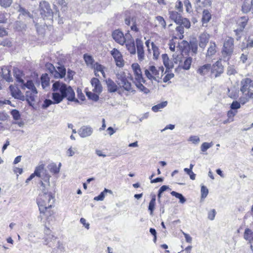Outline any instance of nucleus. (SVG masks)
Listing matches in <instances>:
<instances>
[{"mask_svg":"<svg viewBox=\"0 0 253 253\" xmlns=\"http://www.w3.org/2000/svg\"><path fill=\"white\" fill-rule=\"evenodd\" d=\"M12 2V0H0V5L4 7L10 6Z\"/></svg>","mask_w":253,"mask_h":253,"instance_id":"nucleus-56","label":"nucleus"},{"mask_svg":"<svg viewBox=\"0 0 253 253\" xmlns=\"http://www.w3.org/2000/svg\"><path fill=\"white\" fill-rule=\"evenodd\" d=\"M199 45L200 47L204 49L209 42L210 35L207 33H203L200 34L199 37Z\"/></svg>","mask_w":253,"mask_h":253,"instance_id":"nucleus-17","label":"nucleus"},{"mask_svg":"<svg viewBox=\"0 0 253 253\" xmlns=\"http://www.w3.org/2000/svg\"><path fill=\"white\" fill-rule=\"evenodd\" d=\"M169 18L174 21L176 24H180V20L182 18L180 13L175 11H169Z\"/></svg>","mask_w":253,"mask_h":253,"instance_id":"nucleus-24","label":"nucleus"},{"mask_svg":"<svg viewBox=\"0 0 253 253\" xmlns=\"http://www.w3.org/2000/svg\"><path fill=\"white\" fill-rule=\"evenodd\" d=\"M211 18V15L210 11L208 9H204L203 11L202 22L203 26L207 27L208 23L210 21Z\"/></svg>","mask_w":253,"mask_h":253,"instance_id":"nucleus-20","label":"nucleus"},{"mask_svg":"<svg viewBox=\"0 0 253 253\" xmlns=\"http://www.w3.org/2000/svg\"><path fill=\"white\" fill-rule=\"evenodd\" d=\"M56 70H57L58 73L60 74V78H63L65 77L66 70L63 66H60L57 67Z\"/></svg>","mask_w":253,"mask_h":253,"instance_id":"nucleus-50","label":"nucleus"},{"mask_svg":"<svg viewBox=\"0 0 253 253\" xmlns=\"http://www.w3.org/2000/svg\"><path fill=\"white\" fill-rule=\"evenodd\" d=\"M106 83L107 85L108 90L109 92H115L117 90V85L111 79L109 78L106 80Z\"/></svg>","mask_w":253,"mask_h":253,"instance_id":"nucleus-26","label":"nucleus"},{"mask_svg":"<svg viewBox=\"0 0 253 253\" xmlns=\"http://www.w3.org/2000/svg\"><path fill=\"white\" fill-rule=\"evenodd\" d=\"M10 70L8 67H3L1 68V75L3 79L8 82L13 81L12 77L11 76Z\"/></svg>","mask_w":253,"mask_h":253,"instance_id":"nucleus-21","label":"nucleus"},{"mask_svg":"<svg viewBox=\"0 0 253 253\" xmlns=\"http://www.w3.org/2000/svg\"><path fill=\"white\" fill-rule=\"evenodd\" d=\"M155 203L156 197L154 195L151 200L148 206V210L150 211V214L152 215L153 214V211L155 209Z\"/></svg>","mask_w":253,"mask_h":253,"instance_id":"nucleus-41","label":"nucleus"},{"mask_svg":"<svg viewBox=\"0 0 253 253\" xmlns=\"http://www.w3.org/2000/svg\"><path fill=\"white\" fill-rule=\"evenodd\" d=\"M18 11L20 12L19 16L23 15L29 18H33L32 14H31L27 10L24 8L19 6Z\"/></svg>","mask_w":253,"mask_h":253,"instance_id":"nucleus-39","label":"nucleus"},{"mask_svg":"<svg viewBox=\"0 0 253 253\" xmlns=\"http://www.w3.org/2000/svg\"><path fill=\"white\" fill-rule=\"evenodd\" d=\"M241 107L240 103L237 101H234L231 105V108L232 110H235L240 108Z\"/></svg>","mask_w":253,"mask_h":253,"instance_id":"nucleus-62","label":"nucleus"},{"mask_svg":"<svg viewBox=\"0 0 253 253\" xmlns=\"http://www.w3.org/2000/svg\"><path fill=\"white\" fill-rule=\"evenodd\" d=\"M174 74L173 73H168L163 78V82L164 83H167L170 79L174 77Z\"/></svg>","mask_w":253,"mask_h":253,"instance_id":"nucleus-63","label":"nucleus"},{"mask_svg":"<svg viewBox=\"0 0 253 253\" xmlns=\"http://www.w3.org/2000/svg\"><path fill=\"white\" fill-rule=\"evenodd\" d=\"M11 95L15 99H17L22 101L25 99V96L22 93L21 91L16 86L11 85L9 87Z\"/></svg>","mask_w":253,"mask_h":253,"instance_id":"nucleus-12","label":"nucleus"},{"mask_svg":"<svg viewBox=\"0 0 253 253\" xmlns=\"http://www.w3.org/2000/svg\"><path fill=\"white\" fill-rule=\"evenodd\" d=\"M41 190L42 193L41 194H51L50 192H48V187L47 185L46 186L45 184L43 183V182L41 181Z\"/></svg>","mask_w":253,"mask_h":253,"instance_id":"nucleus-53","label":"nucleus"},{"mask_svg":"<svg viewBox=\"0 0 253 253\" xmlns=\"http://www.w3.org/2000/svg\"><path fill=\"white\" fill-rule=\"evenodd\" d=\"M156 20L158 22L160 26H161L164 28H166V23L163 17L158 16L156 17Z\"/></svg>","mask_w":253,"mask_h":253,"instance_id":"nucleus-49","label":"nucleus"},{"mask_svg":"<svg viewBox=\"0 0 253 253\" xmlns=\"http://www.w3.org/2000/svg\"><path fill=\"white\" fill-rule=\"evenodd\" d=\"M10 113L15 120H18L20 119L21 115L18 110L13 109L11 111Z\"/></svg>","mask_w":253,"mask_h":253,"instance_id":"nucleus-52","label":"nucleus"},{"mask_svg":"<svg viewBox=\"0 0 253 253\" xmlns=\"http://www.w3.org/2000/svg\"><path fill=\"white\" fill-rule=\"evenodd\" d=\"M234 39L231 37L225 39L221 50L222 57L225 60H229L233 55L234 50Z\"/></svg>","mask_w":253,"mask_h":253,"instance_id":"nucleus-4","label":"nucleus"},{"mask_svg":"<svg viewBox=\"0 0 253 253\" xmlns=\"http://www.w3.org/2000/svg\"><path fill=\"white\" fill-rule=\"evenodd\" d=\"M113 39L121 45H123L126 42V39L122 32L119 30L114 31L112 33Z\"/></svg>","mask_w":253,"mask_h":253,"instance_id":"nucleus-14","label":"nucleus"},{"mask_svg":"<svg viewBox=\"0 0 253 253\" xmlns=\"http://www.w3.org/2000/svg\"><path fill=\"white\" fill-rule=\"evenodd\" d=\"M14 28L18 31H21L25 29L26 25L21 21H16L14 24Z\"/></svg>","mask_w":253,"mask_h":253,"instance_id":"nucleus-47","label":"nucleus"},{"mask_svg":"<svg viewBox=\"0 0 253 253\" xmlns=\"http://www.w3.org/2000/svg\"><path fill=\"white\" fill-rule=\"evenodd\" d=\"M136 43L138 58L139 60L142 61L144 59V58L143 44L142 42L139 39H136Z\"/></svg>","mask_w":253,"mask_h":253,"instance_id":"nucleus-16","label":"nucleus"},{"mask_svg":"<svg viewBox=\"0 0 253 253\" xmlns=\"http://www.w3.org/2000/svg\"><path fill=\"white\" fill-rule=\"evenodd\" d=\"M164 68L163 66L156 67L151 65L145 68V76L153 83L154 81L159 83L163 76Z\"/></svg>","mask_w":253,"mask_h":253,"instance_id":"nucleus-2","label":"nucleus"},{"mask_svg":"<svg viewBox=\"0 0 253 253\" xmlns=\"http://www.w3.org/2000/svg\"><path fill=\"white\" fill-rule=\"evenodd\" d=\"M117 84L121 87H123L125 90L135 93V90L131 86V84L128 82L126 74L124 72H120L116 74Z\"/></svg>","mask_w":253,"mask_h":253,"instance_id":"nucleus-5","label":"nucleus"},{"mask_svg":"<svg viewBox=\"0 0 253 253\" xmlns=\"http://www.w3.org/2000/svg\"><path fill=\"white\" fill-rule=\"evenodd\" d=\"M162 57L163 63L167 68L165 72L166 73L168 72V69H170L173 68V64L172 62L169 61V58L167 54H162Z\"/></svg>","mask_w":253,"mask_h":253,"instance_id":"nucleus-25","label":"nucleus"},{"mask_svg":"<svg viewBox=\"0 0 253 253\" xmlns=\"http://www.w3.org/2000/svg\"><path fill=\"white\" fill-rule=\"evenodd\" d=\"M53 98L56 102L60 103L64 98L69 101L79 103V101L75 98V93L72 87L60 81L55 82L52 86Z\"/></svg>","mask_w":253,"mask_h":253,"instance_id":"nucleus-1","label":"nucleus"},{"mask_svg":"<svg viewBox=\"0 0 253 253\" xmlns=\"http://www.w3.org/2000/svg\"><path fill=\"white\" fill-rule=\"evenodd\" d=\"M39 10L43 19H52L53 17V11L50 7V4L45 0L40 2Z\"/></svg>","mask_w":253,"mask_h":253,"instance_id":"nucleus-7","label":"nucleus"},{"mask_svg":"<svg viewBox=\"0 0 253 253\" xmlns=\"http://www.w3.org/2000/svg\"><path fill=\"white\" fill-rule=\"evenodd\" d=\"M244 237L250 243L253 242V231L249 228L246 229L244 232Z\"/></svg>","mask_w":253,"mask_h":253,"instance_id":"nucleus-31","label":"nucleus"},{"mask_svg":"<svg viewBox=\"0 0 253 253\" xmlns=\"http://www.w3.org/2000/svg\"><path fill=\"white\" fill-rule=\"evenodd\" d=\"M151 46L153 52L154 58L157 59H158L160 54L159 48L153 42H151Z\"/></svg>","mask_w":253,"mask_h":253,"instance_id":"nucleus-44","label":"nucleus"},{"mask_svg":"<svg viewBox=\"0 0 253 253\" xmlns=\"http://www.w3.org/2000/svg\"><path fill=\"white\" fill-rule=\"evenodd\" d=\"M168 104L167 101H164L163 102H161L160 103H159L155 106H154L152 108V110L154 112H158L160 110V109H163L165 108Z\"/></svg>","mask_w":253,"mask_h":253,"instance_id":"nucleus-38","label":"nucleus"},{"mask_svg":"<svg viewBox=\"0 0 253 253\" xmlns=\"http://www.w3.org/2000/svg\"><path fill=\"white\" fill-rule=\"evenodd\" d=\"M240 91L245 96L253 98V81L250 78H244L241 82Z\"/></svg>","mask_w":253,"mask_h":253,"instance_id":"nucleus-6","label":"nucleus"},{"mask_svg":"<svg viewBox=\"0 0 253 253\" xmlns=\"http://www.w3.org/2000/svg\"><path fill=\"white\" fill-rule=\"evenodd\" d=\"M247 19L246 17H242L239 20V28H237L234 31L235 34L237 36V40L238 41L241 38L240 33H241L245 26L247 25Z\"/></svg>","mask_w":253,"mask_h":253,"instance_id":"nucleus-15","label":"nucleus"},{"mask_svg":"<svg viewBox=\"0 0 253 253\" xmlns=\"http://www.w3.org/2000/svg\"><path fill=\"white\" fill-rule=\"evenodd\" d=\"M76 151H77V149L76 148H73L71 147L67 150V154L68 156L72 157L75 154Z\"/></svg>","mask_w":253,"mask_h":253,"instance_id":"nucleus-64","label":"nucleus"},{"mask_svg":"<svg viewBox=\"0 0 253 253\" xmlns=\"http://www.w3.org/2000/svg\"><path fill=\"white\" fill-rule=\"evenodd\" d=\"M227 74L229 75H235L237 73V70L234 66H229L227 68Z\"/></svg>","mask_w":253,"mask_h":253,"instance_id":"nucleus-54","label":"nucleus"},{"mask_svg":"<svg viewBox=\"0 0 253 253\" xmlns=\"http://www.w3.org/2000/svg\"><path fill=\"white\" fill-rule=\"evenodd\" d=\"M127 49L129 51L130 54H134L136 53V49L135 46L134 42L132 41H128L126 42V44Z\"/></svg>","mask_w":253,"mask_h":253,"instance_id":"nucleus-29","label":"nucleus"},{"mask_svg":"<svg viewBox=\"0 0 253 253\" xmlns=\"http://www.w3.org/2000/svg\"><path fill=\"white\" fill-rule=\"evenodd\" d=\"M188 141L192 142L195 144H197L200 142V138L198 136H191L188 139Z\"/></svg>","mask_w":253,"mask_h":253,"instance_id":"nucleus-61","label":"nucleus"},{"mask_svg":"<svg viewBox=\"0 0 253 253\" xmlns=\"http://www.w3.org/2000/svg\"><path fill=\"white\" fill-rule=\"evenodd\" d=\"M43 170H44V165L41 164L36 168L33 173L38 177H41L42 172H43Z\"/></svg>","mask_w":253,"mask_h":253,"instance_id":"nucleus-35","label":"nucleus"},{"mask_svg":"<svg viewBox=\"0 0 253 253\" xmlns=\"http://www.w3.org/2000/svg\"><path fill=\"white\" fill-rule=\"evenodd\" d=\"M14 76L16 78L17 82L21 83V84L24 83V80L22 79L24 75L23 73L19 70L18 68H14L13 69Z\"/></svg>","mask_w":253,"mask_h":253,"instance_id":"nucleus-28","label":"nucleus"},{"mask_svg":"<svg viewBox=\"0 0 253 253\" xmlns=\"http://www.w3.org/2000/svg\"><path fill=\"white\" fill-rule=\"evenodd\" d=\"M84 59L87 65H90L92 67L93 64L95 63L93 59L92 56L87 54H84Z\"/></svg>","mask_w":253,"mask_h":253,"instance_id":"nucleus-43","label":"nucleus"},{"mask_svg":"<svg viewBox=\"0 0 253 253\" xmlns=\"http://www.w3.org/2000/svg\"><path fill=\"white\" fill-rule=\"evenodd\" d=\"M86 95L87 97L94 101H97L99 99V96L98 94L92 93L90 91H87L86 92Z\"/></svg>","mask_w":253,"mask_h":253,"instance_id":"nucleus-45","label":"nucleus"},{"mask_svg":"<svg viewBox=\"0 0 253 253\" xmlns=\"http://www.w3.org/2000/svg\"><path fill=\"white\" fill-rule=\"evenodd\" d=\"M48 170L54 174H56L59 172L60 168L57 167L55 163H52L49 164L47 166Z\"/></svg>","mask_w":253,"mask_h":253,"instance_id":"nucleus-34","label":"nucleus"},{"mask_svg":"<svg viewBox=\"0 0 253 253\" xmlns=\"http://www.w3.org/2000/svg\"><path fill=\"white\" fill-rule=\"evenodd\" d=\"M40 212L44 213L48 209L51 208L54 203V198L52 194H40L37 200Z\"/></svg>","mask_w":253,"mask_h":253,"instance_id":"nucleus-3","label":"nucleus"},{"mask_svg":"<svg viewBox=\"0 0 253 253\" xmlns=\"http://www.w3.org/2000/svg\"><path fill=\"white\" fill-rule=\"evenodd\" d=\"M135 84V85L138 89L141 92H143L145 94H148L150 92V90L145 87L142 83L143 82H134Z\"/></svg>","mask_w":253,"mask_h":253,"instance_id":"nucleus-36","label":"nucleus"},{"mask_svg":"<svg viewBox=\"0 0 253 253\" xmlns=\"http://www.w3.org/2000/svg\"><path fill=\"white\" fill-rule=\"evenodd\" d=\"M201 198H205L207 196L208 193H209V190H208V188L206 186L203 185L201 187Z\"/></svg>","mask_w":253,"mask_h":253,"instance_id":"nucleus-60","label":"nucleus"},{"mask_svg":"<svg viewBox=\"0 0 253 253\" xmlns=\"http://www.w3.org/2000/svg\"><path fill=\"white\" fill-rule=\"evenodd\" d=\"M213 145L212 142L208 143L204 142L201 146V150L203 152H206L208 149L212 147Z\"/></svg>","mask_w":253,"mask_h":253,"instance_id":"nucleus-48","label":"nucleus"},{"mask_svg":"<svg viewBox=\"0 0 253 253\" xmlns=\"http://www.w3.org/2000/svg\"><path fill=\"white\" fill-rule=\"evenodd\" d=\"M253 47V34H251L247 40V48H252Z\"/></svg>","mask_w":253,"mask_h":253,"instance_id":"nucleus-59","label":"nucleus"},{"mask_svg":"<svg viewBox=\"0 0 253 253\" xmlns=\"http://www.w3.org/2000/svg\"><path fill=\"white\" fill-rule=\"evenodd\" d=\"M170 194L172 196H174L176 198L179 199V202L181 203V204H183L185 202L186 199L181 194L177 193L175 191H172Z\"/></svg>","mask_w":253,"mask_h":253,"instance_id":"nucleus-42","label":"nucleus"},{"mask_svg":"<svg viewBox=\"0 0 253 253\" xmlns=\"http://www.w3.org/2000/svg\"><path fill=\"white\" fill-rule=\"evenodd\" d=\"M109 193L110 194H112V191L110 190L105 189L98 196L95 197L94 198V200L95 201H103L105 196V193Z\"/></svg>","mask_w":253,"mask_h":253,"instance_id":"nucleus-37","label":"nucleus"},{"mask_svg":"<svg viewBox=\"0 0 253 253\" xmlns=\"http://www.w3.org/2000/svg\"><path fill=\"white\" fill-rule=\"evenodd\" d=\"M199 2L201 4V5L204 7H210L211 5V0H199Z\"/></svg>","mask_w":253,"mask_h":253,"instance_id":"nucleus-55","label":"nucleus"},{"mask_svg":"<svg viewBox=\"0 0 253 253\" xmlns=\"http://www.w3.org/2000/svg\"><path fill=\"white\" fill-rule=\"evenodd\" d=\"M211 64H206L199 67L197 70V72L201 76H205L208 73V72L211 70Z\"/></svg>","mask_w":253,"mask_h":253,"instance_id":"nucleus-23","label":"nucleus"},{"mask_svg":"<svg viewBox=\"0 0 253 253\" xmlns=\"http://www.w3.org/2000/svg\"><path fill=\"white\" fill-rule=\"evenodd\" d=\"M190 49L194 53L196 54L198 51L197 43L195 42H190L189 45Z\"/></svg>","mask_w":253,"mask_h":253,"instance_id":"nucleus-51","label":"nucleus"},{"mask_svg":"<svg viewBox=\"0 0 253 253\" xmlns=\"http://www.w3.org/2000/svg\"><path fill=\"white\" fill-rule=\"evenodd\" d=\"M217 51L216 45L214 42H211L207 49L206 56L207 58L212 57Z\"/></svg>","mask_w":253,"mask_h":253,"instance_id":"nucleus-19","label":"nucleus"},{"mask_svg":"<svg viewBox=\"0 0 253 253\" xmlns=\"http://www.w3.org/2000/svg\"><path fill=\"white\" fill-rule=\"evenodd\" d=\"M36 97L37 96L33 94L31 91L26 92V100L30 105H31V102L35 101Z\"/></svg>","mask_w":253,"mask_h":253,"instance_id":"nucleus-32","label":"nucleus"},{"mask_svg":"<svg viewBox=\"0 0 253 253\" xmlns=\"http://www.w3.org/2000/svg\"><path fill=\"white\" fill-rule=\"evenodd\" d=\"M131 68L134 76L135 82H143L145 84L146 81L143 77L139 65L137 63H133L131 65Z\"/></svg>","mask_w":253,"mask_h":253,"instance_id":"nucleus-8","label":"nucleus"},{"mask_svg":"<svg viewBox=\"0 0 253 253\" xmlns=\"http://www.w3.org/2000/svg\"><path fill=\"white\" fill-rule=\"evenodd\" d=\"M182 55H177L176 58L174 59L175 63L179 62V66H181L184 70H188L191 67V65L192 61V58L191 57L186 58L183 62L181 60Z\"/></svg>","mask_w":253,"mask_h":253,"instance_id":"nucleus-9","label":"nucleus"},{"mask_svg":"<svg viewBox=\"0 0 253 253\" xmlns=\"http://www.w3.org/2000/svg\"><path fill=\"white\" fill-rule=\"evenodd\" d=\"M242 11L244 13H248L252 9L253 10V0H245L242 6Z\"/></svg>","mask_w":253,"mask_h":253,"instance_id":"nucleus-22","label":"nucleus"},{"mask_svg":"<svg viewBox=\"0 0 253 253\" xmlns=\"http://www.w3.org/2000/svg\"><path fill=\"white\" fill-rule=\"evenodd\" d=\"M51 98L52 99V100H51L50 99H46L45 100H44V101H43V104H42V109H46L50 105H51L52 104L59 103V102H55V100H54L55 99L53 98V92L52 93Z\"/></svg>","mask_w":253,"mask_h":253,"instance_id":"nucleus-30","label":"nucleus"},{"mask_svg":"<svg viewBox=\"0 0 253 253\" xmlns=\"http://www.w3.org/2000/svg\"><path fill=\"white\" fill-rule=\"evenodd\" d=\"M176 32H177V35L176 37H175L176 39H182L183 38V34H184V28L183 26L181 25H179L177 26L175 29Z\"/></svg>","mask_w":253,"mask_h":253,"instance_id":"nucleus-40","label":"nucleus"},{"mask_svg":"<svg viewBox=\"0 0 253 253\" xmlns=\"http://www.w3.org/2000/svg\"><path fill=\"white\" fill-rule=\"evenodd\" d=\"M40 177L43 179L45 182H47L48 186H50L49 179L51 176L46 169H44L43 172H42V176Z\"/></svg>","mask_w":253,"mask_h":253,"instance_id":"nucleus-33","label":"nucleus"},{"mask_svg":"<svg viewBox=\"0 0 253 253\" xmlns=\"http://www.w3.org/2000/svg\"><path fill=\"white\" fill-rule=\"evenodd\" d=\"M41 84L43 89L47 90L49 88V78L47 74H43L41 77Z\"/></svg>","mask_w":253,"mask_h":253,"instance_id":"nucleus-27","label":"nucleus"},{"mask_svg":"<svg viewBox=\"0 0 253 253\" xmlns=\"http://www.w3.org/2000/svg\"><path fill=\"white\" fill-rule=\"evenodd\" d=\"M111 54L116 62L118 67H122L124 66V60L121 53L116 48H114L111 51Z\"/></svg>","mask_w":253,"mask_h":253,"instance_id":"nucleus-10","label":"nucleus"},{"mask_svg":"<svg viewBox=\"0 0 253 253\" xmlns=\"http://www.w3.org/2000/svg\"><path fill=\"white\" fill-rule=\"evenodd\" d=\"M179 25L189 29L191 26V24L189 20L186 18L182 17L180 20Z\"/></svg>","mask_w":253,"mask_h":253,"instance_id":"nucleus-46","label":"nucleus"},{"mask_svg":"<svg viewBox=\"0 0 253 253\" xmlns=\"http://www.w3.org/2000/svg\"><path fill=\"white\" fill-rule=\"evenodd\" d=\"M211 74L214 75L215 78H216L223 73V66L220 61H217L211 65Z\"/></svg>","mask_w":253,"mask_h":253,"instance_id":"nucleus-11","label":"nucleus"},{"mask_svg":"<svg viewBox=\"0 0 253 253\" xmlns=\"http://www.w3.org/2000/svg\"><path fill=\"white\" fill-rule=\"evenodd\" d=\"M90 82L92 86L94 87L93 91L96 93H100L102 91V87L99 80L97 78H93Z\"/></svg>","mask_w":253,"mask_h":253,"instance_id":"nucleus-18","label":"nucleus"},{"mask_svg":"<svg viewBox=\"0 0 253 253\" xmlns=\"http://www.w3.org/2000/svg\"><path fill=\"white\" fill-rule=\"evenodd\" d=\"M92 67L94 69L95 72H103V69L104 68L102 65L97 62L95 63Z\"/></svg>","mask_w":253,"mask_h":253,"instance_id":"nucleus-57","label":"nucleus"},{"mask_svg":"<svg viewBox=\"0 0 253 253\" xmlns=\"http://www.w3.org/2000/svg\"><path fill=\"white\" fill-rule=\"evenodd\" d=\"M93 131V128L89 126H84L78 131L79 135L82 138L90 136Z\"/></svg>","mask_w":253,"mask_h":253,"instance_id":"nucleus-13","label":"nucleus"},{"mask_svg":"<svg viewBox=\"0 0 253 253\" xmlns=\"http://www.w3.org/2000/svg\"><path fill=\"white\" fill-rule=\"evenodd\" d=\"M184 6L186 8V10L188 13H190L192 11V8L190 2L189 0H184Z\"/></svg>","mask_w":253,"mask_h":253,"instance_id":"nucleus-58","label":"nucleus"}]
</instances>
